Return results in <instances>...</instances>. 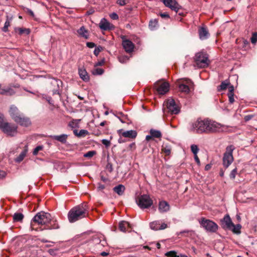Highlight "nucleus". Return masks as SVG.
I'll return each mask as SVG.
<instances>
[{
	"mask_svg": "<svg viewBox=\"0 0 257 257\" xmlns=\"http://www.w3.org/2000/svg\"><path fill=\"white\" fill-rule=\"evenodd\" d=\"M88 208L86 204H81L72 208L68 213L70 222L73 223L88 215Z\"/></svg>",
	"mask_w": 257,
	"mask_h": 257,
	"instance_id": "f257e3e1",
	"label": "nucleus"
},
{
	"mask_svg": "<svg viewBox=\"0 0 257 257\" xmlns=\"http://www.w3.org/2000/svg\"><path fill=\"white\" fill-rule=\"evenodd\" d=\"M0 129L4 133L10 137H14L18 133V126L15 124L6 121L4 115L2 113H0Z\"/></svg>",
	"mask_w": 257,
	"mask_h": 257,
	"instance_id": "f03ea898",
	"label": "nucleus"
},
{
	"mask_svg": "<svg viewBox=\"0 0 257 257\" xmlns=\"http://www.w3.org/2000/svg\"><path fill=\"white\" fill-rule=\"evenodd\" d=\"M207 119H198L191 124V130L197 134L207 133Z\"/></svg>",
	"mask_w": 257,
	"mask_h": 257,
	"instance_id": "7ed1b4c3",
	"label": "nucleus"
},
{
	"mask_svg": "<svg viewBox=\"0 0 257 257\" xmlns=\"http://www.w3.org/2000/svg\"><path fill=\"white\" fill-rule=\"evenodd\" d=\"M196 65L199 68H205L208 66L210 62L208 55L204 52L197 53L194 57Z\"/></svg>",
	"mask_w": 257,
	"mask_h": 257,
	"instance_id": "20e7f679",
	"label": "nucleus"
},
{
	"mask_svg": "<svg viewBox=\"0 0 257 257\" xmlns=\"http://www.w3.org/2000/svg\"><path fill=\"white\" fill-rule=\"evenodd\" d=\"M51 220L52 216L50 213L41 211L35 215L32 221L42 225L49 224Z\"/></svg>",
	"mask_w": 257,
	"mask_h": 257,
	"instance_id": "39448f33",
	"label": "nucleus"
},
{
	"mask_svg": "<svg viewBox=\"0 0 257 257\" xmlns=\"http://www.w3.org/2000/svg\"><path fill=\"white\" fill-rule=\"evenodd\" d=\"M199 223L200 225L207 232L214 233L216 232L218 230V225L215 222L210 219H207L203 217L201 219Z\"/></svg>",
	"mask_w": 257,
	"mask_h": 257,
	"instance_id": "423d86ee",
	"label": "nucleus"
},
{
	"mask_svg": "<svg viewBox=\"0 0 257 257\" xmlns=\"http://www.w3.org/2000/svg\"><path fill=\"white\" fill-rule=\"evenodd\" d=\"M234 149L233 145L228 146L226 148V151L223 157V165L226 168H228L233 161L232 153Z\"/></svg>",
	"mask_w": 257,
	"mask_h": 257,
	"instance_id": "0eeeda50",
	"label": "nucleus"
},
{
	"mask_svg": "<svg viewBox=\"0 0 257 257\" xmlns=\"http://www.w3.org/2000/svg\"><path fill=\"white\" fill-rule=\"evenodd\" d=\"M138 206L142 209L148 208L152 205L153 202L148 195L140 196L137 200Z\"/></svg>",
	"mask_w": 257,
	"mask_h": 257,
	"instance_id": "6e6552de",
	"label": "nucleus"
},
{
	"mask_svg": "<svg viewBox=\"0 0 257 257\" xmlns=\"http://www.w3.org/2000/svg\"><path fill=\"white\" fill-rule=\"evenodd\" d=\"M224 125L215 121L207 119V133H212L223 130Z\"/></svg>",
	"mask_w": 257,
	"mask_h": 257,
	"instance_id": "1a4fd4ad",
	"label": "nucleus"
},
{
	"mask_svg": "<svg viewBox=\"0 0 257 257\" xmlns=\"http://www.w3.org/2000/svg\"><path fill=\"white\" fill-rule=\"evenodd\" d=\"M168 111L171 113L177 114L180 111V107L174 99L169 98L165 102Z\"/></svg>",
	"mask_w": 257,
	"mask_h": 257,
	"instance_id": "9d476101",
	"label": "nucleus"
},
{
	"mask_svg": "<svg viewBox=\"0 0 257 257\" xmlns=\"http://www.w3.org/2000/svg\"><path fill=\"white\" fill-rule=\"evenodd\" d=\"M19 86L14 85L10 87H5L1 89V94L7 96H12L17 93Z\"/></svg>",
	"mask_w": 257,
	"mask_h": 257,
	"instance_id": "9b49d317",
	"label": "nucleus"
},
{
	"mask_svg": "<svg viewBox=\"0 0 257 257\" xmlns=\"http://www.w3.org/2000/svg\"><path fill=\"white\" fill-rule=\"evenodd\" d=\"M157 91L160 94L163 95L169 90V84L168 82H158L155 85Z\"/></svg>",
	"mask_w": 257,
	"mask_h": 257,
	"instance_id": "f8f14e48",
	"label": "nucleus"
},
{
	"mask_svg": "<svg viewBox=\"0 0 257 257\" xmlns=\"http://www.w3.org/2000/svg\"><path fill=\"white\" fill-rule=\"evenodd\" d=\"M163 2L166 7L176 12H177L180 8V6L175 0H163Z\"/></svg>",
	"mask_w": 257,
	"mask_h": 257,
	"instance_id": "ddd939ff",
	"label": "nucleus"
},
{
	"mask_svg": "<svg viewBox=\"0 0 257 257\" xmlns=\"http://www.w3.org/2000/svg\"><path fill=\"white\" fill-rule=\"evenodd\" d=\"M150 227L153 230H158L167 228L168 225L165 223H162L161 221L157 220L151 222Z\"/></svg>",
	"mask_w": 257,
	"mask_h": 257,
	"instance_id": "4468645a",
	"label": "nucleus"
},
{
	"mask_svg": "<svg viewBox=\"0 0 257 257\" xmlns=\"http://www.w3.org/2000/svg\"><path fill=\"white\" fill-rule=\"evenodd\" d=\"M14 121L20 125L24 126H28L31 124V121L29 118L25 117L23 113L19 115V117H16V119H15Z\"/></svg>",
	"mask_w": 257,
	"mask_h": 257,
	"instance_id": "2eb2a0df",
	"label": "nucleus"
},
{
	"mask_svg": "<svg viewBox=\"0 0 257 257\" xmlns=\"http://www.w3.org/2000/svg\"><path fill=\"white\" fill-rule=\"evenodd\" d=\"M193 84L192 82L189 80H186L184 83H181L179 85V90L185 93H188L190 92L189 87Z\"/></svg>",
	"mask_w": 257,
	"mask_h": 257,
	"instance_id": "dca6fc26",
	"label": "nucleus"
},
{
	"mask_svg": "<svg viewBox=\"0 0 257 257\" xmlns=\"http://www.w3.org/2000/svg\"><path fill=\"white\" fill-rule=\"evenodd\" d=\"M221 225L223 228L229 229L233 226V222L229 215H225L223 218L221 220Z\"/></svg>",
	"mask_w": 257,
	"mask_h": 257,
	"instance_id": "f3484780",
	"label": "nucleus"
},
{
	"mask_svg": "<svg viewBox=\"0 0 257 257\" xmlns=\"http://www.w3.org/2000/svg\"><path fill=\"white\" fill-rule=\"evenodd\" d=\"M122 45L126 52L131 53L134 51L135 46L131 41L127 39L123 40Z\"/></svg>",
	"mask_w": 257,
	"mask_h": 257,
	"instance_id": "a211bd4d",
	"label": "nucleus"
},
{
	"mask_svg": "<svg viewBox=\"0 0 257 257\" xmlns=\"http://www.w3.org/2000/svg\"><path fill=\"white\" fill-rule=\"evenodd\" d=\"M100 28L104 31L112 30L114 28L112 24L109 23L105 19H102L99 23Z\"/></svg>",
	"mask_w": 257,
	"mask_h": 257,
	"instance_id": "6ab92c4d",
	"label": "nucleus"
},
{
	"mask_svg": "<svg viewBox=\"0 0 257 257\" xmlns=\"http://www.w3.org/2000/svg\"><path fill=\"white\" fill-rule=\"evenodd\" d=\"M9 113L11 117L14 119V120L16 119V117H19V115L22 114L20 112L18 108L14 105L11 106Z\"/></svg>",
	"mask_w": 257,
	"mask_h": 257,
	"instance_id": "aec40b11",
	"label": "nucleus"
},
{
	"mask_svg": "<svg viewBox=\"0 0 257 257\" xmlns=\"http://www.w3.org/2000/svg\"><path fill=\"white\" fill-rule=\"evenodd\" d=\"M199 38L201 40L207 39L209 36V32L207 29L204 27L200 28L198 30Z\"/></svg>",
	"mask_w": 257,
	"mask_h": 257,
	"instance_id": "412c9836",
	"label": "nucleus"
},
{
	"mask_svg": "<svg viewBox=\"0 0 257 257\" xmlns=\"http://www.w3.org/2000/svg\"><path fill=\"white\" fill-rule=\"evenodd\" d=\"M170 209L169 204L165 201H160L159 205V210L160 212H165Z\"/></svg>",
	"mask_w": 257,
	"mask_h": 257,
	"instance_id": "4be33fe9",
	"label": "nucleus"
},
{
	"mask_svg": "<svg viewBox=\"0 0 257 257\" xmlns=\"http://www.w3.org/2000/svg\"><path fill=\"white\" fill-rule=\"evenodd\" d=\"M78 73L80 77L84 81H88L89 80V76L86 71V70L83 68H79L78 70Z\"/></svg>",
	"mask_w": 257,
	"mask_h": 257,
	"instance_id": "5701e85b",
	"label": "nucleus"
},
{
	"mask_svg": "<svg viewBox=\"0 0 257 257\" xmlns=\"http://www.w3.org/2000/svg\"><path fill=\"white\" fill-rule=\"evenodd\" d=\"M77 33L80 37L85 39H88L89 38L88 32L84 26L80 27V28L77 30Z\"/></svg>",
	"mask_w": 257,
	"mask_h": 257,
	"instance_id": "b1692460",
	"label": "nucleus"
},
{
	"mask_svg": "<svg viewBox=\"0 0 257 257\" xmlns=\"http://www.w3.org/2000/svg\"><path fill=\"white\" fill-rule=\"evenodd\" d=\"M130 224L125 221H121L119 223V230L123 232H125L127 228H130Z\"/></svg>",
	"mask_w": 257,
	"mask_h": 257,
	"instance_id": "393cba45",
	"label": "nucleus"
},
{
	"mask_svg": "<svg viewBox=\"0 0 257 257\" xmlns=\"http://www.w3.org/2000/svg\"><path fill=\"white\" fill-rule=\"evenodd\" d=\"M121 135L125 138L134 139L137 137V133L136 131L130 130L123 132Z\"/></svg>",
	"mask_w": 257,
	"mask_h": 257,
	"instance_id": "a878e982",
	"label": "nucleus"
},
{
	"mask_svg": "<svg viewBox=\"0 0 257 257\" xmlns=\"http://www.w3.org/2000/svg\"><path fill=\"white\" fill-rule=\"evenodd\" d=\"M28 151V146L26 145L25 146L24 150L20 153L19 156L16 158L15 161L18 163H20L22 161L26 156Z\"/></svg>",
	"mask_w": 257,
	"mask_h": 257,
	"instance_id": "bb28decb",
	"label": "nucleus"
},
{
	"mask_svg": "<svg viewBox=\"0 0 257 257\" xmlns=\"http://www.w3.org/2000/svg\"><path fill=\"white\" fill-rule=\"evenodd\" d=\"M113 191L117 194L118 195L121 196L124 193L125 190V187L124 185L119 184L117 186H116L113 188Z\"/></svg>",
	"mask_w": 257,
	"mask_h": 257,
	"instance_id": "cd10ccee",
	"label": "nucleus"
},
{
	"mask_svg": "<svg viewBox=\"0 0 257 257\" xmlns=\"http://www.w3.org/2000/svg\"><path fill=\"white\" fill-rule=\"evenodd\" d=\"M51 137L56 141L62 143H65L66 142L68 136L65 134H62L59 136H51Z\"/></svg>",
	"mask_w": 257,
	"mask_h": 257,
	"instance_id": "c85d7f7f",
	"label": "nucleus"
},
{
	"mask_svg": "<svg viewBox=\"0 0 257 257\" xmlns=\"http://www.w3.org/2000/svg\"><path fill=\"white\" fill-rule=\"evenodd\" d=\"M241 228V226L239 224H237L236 225H234L233 223V226H231L230 228H229V230H231L235 234H240V229Z\"/></svg>",
	"mask_w": 257,
	"mask_h": 257,
	"instance_id": "c756f323",
	"label": "nucleus"
},
{
	"mask_svg": "<svg viewBox=\"0 0 257 257\" xmlns=\"http://www.w3.org/2000/svg\"><path fill=\"white\" fill-rule=\"evenodd\" d=\"M158 21L157 19L151 20L149 24V29L152 31L155 30L158 26Z\"/></svg>",
	"mask_w": 257,
	"mask_h": 257,
	"instance_id": "7c9ffc66",
	"label": "nucleus"
},
{
	"mask_svg": "<svg viewBox=\"0 0 257 257\" xmlns=\"http://www.w3.org/2000/svg\"><path fill=\"white\" fill-rule=\"evenodd\" d=\"M24 218V215L22 213L16 212L13 215V220L15 222H21Z\"/></svg>",
	"mask_w": 257,
	"mask_h": 257,
	"instance_id": "2f4dec72",
	"label": "nucleus"
},
{
	"mask_svg": "<svg viewBox=\"0 0 257 257\" xmlns=\"http://www.w3.org/2000/svg\"><path fill=\"white\" fill-rule=\"evenodd\" d=\"M230 85L229 81L227 80L221 82V84L218 86L217 90L220 91L226 89L228 86Z\"/></svg>",
	"mask_w": 257,
	"mask_h": 257,
	"instance_id": "473e14b6",
	"label": "nucleus"
},
{
	"mask_svg": "<svg viewBox=\"0 0 257 257\" xmlns=\"http://www.w3.org/2000/svg\"><path fill=\"white\" fill-rule=\"evenodd\" d=\"M150 134L152 137L156 138H160L162 137V134L160 131L151 129Z\"/></svg>",
	"mask_w": 257,
	"mask_h": 257,
	"instance_id": "72a5a7b5",
	"label": "nucleus"
},
{
	"mask_svg": "<svg viewBox=\"0 0 257 257\" xmlns=\"http://www.w3.org/2000/svg\"><path fill=\"white\" fill-rule=\"evenodd\" d=\"M49 223H51V225L47 228L48 229H55L59 228V225L57 223V220L56 219L54 220L52 219V220Z\"/></svg>",
	"mask_w": 257,
	"mask_h": 257,
	"instance_id": "f704fd0d",
	"label": "nucleus"
},
{
	"mask_svg": "<svg viewBox=\"0 0 257 257\" xmlns=\"http://www.w3.org/2000/svg\"><path fill=\"white\" fill-rule=\"evenodd\" d=\"M104 71L101 68H95L92 71V73L93 75H101L103 73Z\"/></svg>",
	"mask_w": 257,
	"mask_h": 257,
	"instance_id": "c9c22d12",
	"label": "nucleus"
},
{
	"mask_svg": "<svg viewBox=\"0 0 257 257\" xmlns=\"http://www.w3.org/2000/svg\"><path fill=\"white\" fill-rule=\"evenodd\" d=\"M44 149L43 146H38L36 147L33 152V155L34 156H36L38 154V153L39 151H42Z\"/></svg>",
	"mask_w": 257,
	"mask_h": 257,
	"instance_id": "e433bc0d",
	"label": "nucleus"
},
{
	"mask_svg": "<svg viewBox=\"0 0 257 257\" xmlns=\"http://www.w3.org/2000/svg\"><path fill=\"white\" fill-rule=\"evenodd\" d=\"M74 133L76 136H77L78 137H81V136H85L86 135H87L88 134V132L85 130H81L79 131V133H77V131L75 130L74 131Z\"/></svg>",
	"mask_w": 257,
	"mask_h": 257,
	"instance_id": "4c0bfd02",
	"label": "nucleus"
},
{
	"mask_svg": "<svg viewBox=\"0 0 257 257\" xmlns=\"http://www.w3.org/2000/svg\"><path fill=\"white\" fill-rule=\"evenodd\" d=\"M119 61L121 63H124L129 60V57L127 56H120L118 57Z\"/></svg>",
	"mask_w": 257,
	"mask_h": 257,
	"instance_id": "58836bf2",
	"label": "nucleus"
},
{
	"mask_svg": "<svg viewBox=\"0 0 257 257\" xmlns=\"http://www.w3.org/2000/svg\"><path fill=\"white\" fill-rule=\"evenodd\" d=\"M96 154V152L95 151H90L86 153H85L83 156L85 158H90L92 157L94 155Z\"/></svg>",
	"mask_w": 257,
	"mask_h": 257,
	"instance_id": "ea45409f",
	"label": "nucleus"
},
{
	"mask_svg": "<svg viewBox=\"0 0 257 257\" xmlns=\"http://www.w3.org/2000/svg\"><path fill=\"white\" fill-rule=\"evenodd\" d=\"M191 150L194 155H196V154H197L199 151L198 147L196 145H192L191 146Z\"/></svg>",
	"mask_w": 257,
	"mask_h": 257,
	"instance_id": "a19ab883",
	"label": "nucleus"
},
{
	"mask_svg": "<svg viewBox=\"0 0 257 257\" xmlns=\"http://www.w3.org/2000/svg\"><path fill=\"white\" fill-rule=\"evenodd\" d=\"M237 173V169L236 168L233 169L229 174V177L231 179L234 180Z\"/></svg>",
	"mask_w": 257,
	"mask_h": 257,
	"instance_id": "79ce46f5",
	"label": "nucleus"
},
{
	"mask_svg": "<svg viewBox=\"0 0 257 257\" xmlns=\"http://www.w3.org/2000/svg\"><path fill=\"white\" fill-rule=\"evenodd\" d=\"M251 42L255 44L257 42V32H254L252 34V36L250 38Z\"/></svg>",
	"mask_w": 257,
	"mask_h": 257,
	"instance_id": "37998d69",
	"label": "nucleus"
},
{
	"mask_svg": "<svg viewBox=\"0 0 257 257\" xmlns=\"http://www.w3.org/2000/svg\"><path fill=\"white\" fill-rule=\"evenodd\" d=\"M10 25V22L9 20H7L5 23L4 27L3 28V31L5 32H7L8 31V27Z\"/></svg>",
	"mask_w": 257,
	"mask_h": 257,
	"instance_id": "c03bdc74",
	"label": "nucleus"
},
{
	"mask_svg": "<svg viewBox=\"0 0 257 257\" xmlns=\"http://www.w3.org/2000/svg\"><path fill=\"white\" fill-rule=\"evenodd\" d=\"M165 255L168 257H175L177 255V252L175 251H170L165 253Z\"/></svg>",
	"mask_w": 257,
	"mask_h": 257,
	"instance_id": "a18cd8bd",
	"label": "nucleus"
},
{
	"mask_svg": "<svg viewBox=\"0 0 257 257\" xmlns=\"http://www.w3.org/2000/svg\"><path fill=\"white\" fill-rule=\"evenodd\" d=\"M227 95L229 102L230 103H233L234 102V93H228Z\"/></svg>",
	"mask_w": 257,
	"mask_h": 257,
	"instance_id": "49530a36",
	"label": "nucleus"
},
{
	"mask_svg": "<svg viewBox=\"0 0 257 257\" xmlns=\"http://www.w3.org/2000/svg\"><path fill=\"white\" fill-rule=\"evenodd\" d=\"M18 30L19 34L21 35L23 34L24 33H26L27 34H29L30 33L29 29L19 28Z\"/></svg>",
	"mask_w": 257,
	"mask_h": 257,
	"instance_id": "de8ad7c7",
	"label": "nucleus"
},
{
	"mask_svg": "<svg viewBox=\"0 0 257 257\" xmlns=\"http://www.w3.org/2000/svg\"><path fill=\"white\" fill-rule=\"evenodd\" d=\"M43 98H45L50 104L54 105L53 101L50 96H46L43 95Z\"/></svg>",
	"mask_w": 257,
	"mask_h": 257,
	"instance_id": "09e8293b",
	"label": "nucleus"
},
{
	"mask_svg": "<svg viewBox=\"0 0 257 257\" xmlns=\"http://www.w3.org/2000/svg\"><path fill=\"white\" fill-rule=\"evenodd\" d=\"M163 151L166 155H169L171 153V149L168 147H165L163 149Z\"/></svg>",
	"mask_w": 257,
	"mask_h": 257,
	"instance_id": "8fccbe9b",
	"label": "nucleus"
},
{
	"mask_svg": "<svg viewBox=\"0 0 257 257\" xmlns=\"http://www.w3.org/2000/svg\"><path fill=\"white\" fill-rule=\"evenodd\" d=\"M111 19L112 20H117L118 19V16L115 13H112L109 15Z\"/></svg>",
	"mask_w": 257,
	"mask_h": 257,
	"instance_id": "3c124183",
	"label": "nucleus"
},
{
	"mask_svg": "<svg viewBox=\"0 0 257 257\" xmlns=\"http://www.w3.org/2000/svg\"><path fill=\"white\" fill-rule=\"evenodd\" d=\"M6 175L7 174L5 171L0 170V180L4 179Z\"/></svg>",
	"mask_w": 257,
	"mask_h": 257,
	"instance_id": "603ef678",
	"label": "nucleus"
},
{
	"mask_svg": "<svg viewBox=\"0 0 257 257\" xmlns=\"http://www.w3.org/2000/svg\"><path fill=\"white\" fill-rule=\"evenodd\" d=\"M102 143L104 145L106 146H108L110 145V142L109 141L106 140V139H103L102 140Z\"/></svg>",
	"mask_w": 257,
	"mask_h": 257,
	"instance_id": "864d4df0",
	"label": "nucleus"
},
{
	"mask_svg": "<svg viewBox=\"0 0 257 257\" xmlns=\"http://www.w3.org/2000/svg\"><path fill=\"white\" fill-rule=\"evenodd\" d=\"M117 3L121 6H124L126 4L125 0H118Z\"/></svg>",
	"mask_w": 257,
	"mask_h": 257,
	"instance_id": "5fc2aeb1",
	"label": "nucleus"
},
{
	"mask_svg": "<svg viewBox=\"0 0 257 257\" xmlns=\"http://www.w3.org/2000/svg\"><path fill=\"white\" fill-rule=\"evenodd\" d=\"M228 93H234V87L233 85H230L228 87Z\"/></svg>",
	"mask_w": 257,
	"mask_h": 257,
	"instance_id": "6e6d98bb",
	"label": "nucleus"
},
{
	"mask_svg": "<svg viewBox=\"0 0 257 257\" xmlns=\"http://www.w3.org/2000/svg\"><path fill=\"white\" fill-rule=\"evenodd\" d=\"M160 16L163 18H169L170 16L168 14L164 13H161L160 14Z\"/></svg>",
	"mask_w": 257,
	"mask_h": 257,
	"instance_id": "4d7b16f0",
	"label": "nucleus"
},
{
	"mask_svg": "<svg viewBox=\"0 0 257 257\" xmlns=\"http://www.w3.org/2000/svg\"><path fill=\"white\" fill-rule=\"evenodd\" d=\"M86 45L90 48H92L95 47V44L93 42H87Z\"/></svg>",
	"mask_w": 257,
	"mask_h": 257,
	"instance_id": "13d9d810",
	"label": "nucleus"
},
{
	"mask_svg": "<svg viewBox=\"0 0 257 257\" xmlns=\"http://www.w3.org/2000/svg\"><path fill=\"white\" fill-rule=\"evenodd\" d=\"M97 188L99 190H102L105 188V186L100 183H98Z\"/></svg>",
	"mask_w": 257,
	"mask_h": 257,
	"instance_id": "bf43d9fd",
	"label": "nucleus"
},
{
	"mask_svg": "<svg viewBox=\"0 0 257 257\" xmlns=\"http://www.w3.org/2000/svg\"><path fill=\"white\" fill-rule=\"evenodd\" d=\"M100 52V49L99 48H95V50H94V54L95 55V56H97L99 53Z\"/></svg>",
	"mask_w": 257,
	"mask_h": 257,
	"instance_id": "052dcab7",
	"label": "nucleus"
},
{
	"mask_svg": "<svg viewBox=\"0 0 257 257\" xmlns=\"http://www.w3.org/2000/svg\"><path fill=\"white\" fill-rule=\"evenodd\" d=\"M194 159L195 162L197 163V164L199 165L200 164V162L199 158L197 156V154L194 155Z\"/></svg>",
	"mask_w": 257,
	"mask_h": 257,
	"instance_id": "680f3d73",
	"label": "nucleus"
},
{
	"mask_svg": "<svg viewBox=\"0 0 257 257\" xmlns=\"http://www.w3.org/2000/svg\"><path fill=\"white\" fill-rule=\"evenodd\" d=\"M28 14H29L32 17H34V13H33V12L29 9H27V11H26Z\"/></svg>",
	"mask_w": 257,
	"mask_h": 257,
	"instance_id": "e2e57ef3",
	"label": "nucleus"
},
{
	"mask_svg": "<svg viewBox=\"0 0 257 257\" xmlns=\"http://www.w3.org/2000/svg\"><path fill=\"white\" fill-rule=\"evenodd\" d=\"M252 116L251 115H246L245 117H244V120L247 121H248L251 118H252Z\"/></svg>",
	"mask_w": 257,
	"mask_h": 257,
	"instance_id": "0e129e2a",
	"label": "nucleus"
},
{
	"mask_svg": "<svg viewBox=\"0 0 257 257\" xmlns=\"http://www.w3.org/2000/svg\"><path fill=\"white\" fill-rule=\"evenodd\" d=\"M101 180L104 182H107L109 181L108 178H107L103 176H101Z\"/></svg>",
	"mask_w": 257,
	"mask_h": 257,
	"instance_id": "69168bd1",
	"label": "nucleus"
},
{
	"mask_svg": "<svg viewBox=\"0 0 257 257\" xmlns=\"http://www.w3.org/2000/svg\"><path fill=\"white\" fill-rule=\"evenodd\" d=\"M211 168V164H207L205 167V170L208 171L210 170Z\"/></svg>",
	"mask_w": 257,
	"mask_h": 257,
	"instance_id": "338daca9",
	"label": "nucleus"
},
{
	"mask_svg": "<svg viewBox=\"0 0 257 257\" xmlns=\"http://www.w3.org/2000/svg\"><path fill=\"white\" fill-rule=\"evenodd\" d=\"M103 62H104L103 61H101L98 62L97 63H96L95 65V66H101V65H102L103 64Z\"/></svg>",
	"mask_w": 257,
	"mask_h": 257,
	"instance_id": "774afa93",
	"label": "nucleus"
}]
</instances>
